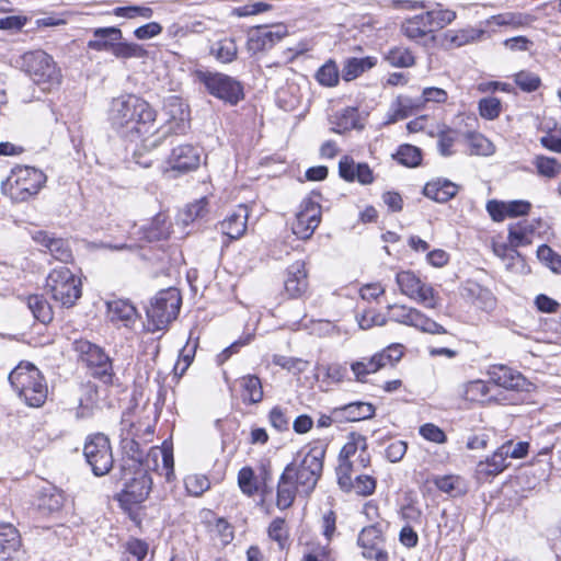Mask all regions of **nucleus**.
<instances>
[{"mask_svg": "<svg viewBox=\"0 0 561 561\" xmlns=\"http://www.w3.org/2000/svg\"><path fill=\"white\" fill-rule=\"evenodd\" d=\"M376 65V58H347L342 69V78L345 81H352L359 77L365 71L371 69Z\"/></svg>", "mask_w": 561, "mask_h": 561, "instance_id": "c9c22d12", "label": "nucleus"}, {"mask_svg": "<svg viewBox=\"0 0 561 561\" xmlns=\"http://www.w3.org/2000/svg\"><path fill=\"white\" fill-rule=\"evenodd\" d=\"M534 164L541 176L553 179L561 173V164L556 158L538 156Z\"/></svg>", "mask_w": 561, "mask_h": 561, "instance_id": "de8ad7c7", "label": "nucleus"}, {"mask_svg": "<svg viewBox=\"0 0 561 561\" xmlns=\"http://www.w3.org/2000/svg\"><path fill=\"white\" fill-rule=\"evenodd\" d=\"M433 483L439 491L453 497L466 493L463 480L456 474L436 476L433 478Z\"/></svg>", "mask_w": 561, "mask_h": 561, "instance_id": "4c0bfd02", "label": "nucleus"}, {"mask_svg": "<svg viewBox=\"0 0 561 561\" xmlns=\"http://www.w3.org/2000/svg\"><path fill=\"white\" fill-rule=\"evenodd\" d=\"M158 457H161L162 458V465H163V469L165 470V477L168 480L171 479V477L173 476V466H174V460H173V454H172V450L163 445L162 447H152L148 454V458H147V467H149V458H152L153 460H156Z\"/></svg>", "mask_w": 561, "mask_h": 561, "instance_id": "8fccbe9b", "label": "nucleus"}, {"mask_svg": "<svg viewBox=\"0 0 561 561\" xmlns=\"http://www.w3.org/2000/svg\"><path fill=\"white\" fill-rule=\"evenodd\" d=\"M320 84L325 87H334L339 82L340 72L336 64L333 60L327 61L316 75Z\"/></svg>", "mask_w": 561, "mask_h": 561, "instance_id": "3c124183", "label": "nucleus"}, {"mask_svg": "<svg viewBox=\"0 0 561 561\" xmlns=\"http://www.w3.org/2000/svg\"><path fill=\"white\" fill-rule=\"evenodd\" d=\"M124 481L122 501L129 504L144 502L151 490L152 480L145 467L121 470Z\"/></svg>", "mask_w": 561, "mask_h": 561, "instance_id": "f8f14e48", "label": "nucleus"}, {"mask_svg": "<svg viewBox=\"0 0 561 561\" xmlns=\"http://www.w3.org/2000/svg\"><path fill=\"white\" fill-rule=\"evenodd\" d=\"M201 162L199 150L190 145H179L174 147L168 158V164L173 171L190 172L198 168Z\"/></svg>", "mask_w": 561, "mask_h": 561, "instance_id": "a211bd4d", "label": "nucleus"}, {"mask_svg": "<svg viewBox=\"0 0 561 561\" xmlns=\"http://www.w3.org/2000/svg\"><path fill=\"white\" fill-rule=\"evenodd\" d=\"M182 304L180 291L170 287L159 291L151 300L150 307L147 308V317L152 325V331L163 330L179 314Z\"/></svg>", "mask_w": 561, "mask_h": 561, "instance_id": "423d86ee", "label": "nucleus"}, {"mask_svg": "<svg viewBox=\"0 0 561 561\" xmlns=\"http://www.w3.org/2000/svg\"><path fill=\"white\" fill-rule=\"evenodd\" d=\"M470 153L476 156H491L494 153L493 144L481 134H471L469 136Z\"/></svg>", "mask_w": 561, "mask_h": 561, "instance_id": "5fc2aeb1", "label": "nucleus"}, {"mask_svg": "<svg viewBox=\"0 0 561 561\" xmlns=\"http://www.w3.org/2000/svg\"><path fill=\"white\" fill-rule=\"evenodd\" d=\"M490 392L489 386L480 379L471 380L461 386L460 394L465 400L482 402Z\"/></svg>", "mask_w": 561, "mask_h": 561, "instance_id": "37998d69", "label": "nucleus"}, {"mask_svg": "<svg viewBox=\"0 0 561 561\" xmlns=\"http://www.w3.org/2000/svg\"><path fill=\"white\" fill-rule=\"evenodd\" d=\"M196 78L211 95L231 105H236L243 98L241 83L230 76L198 70Z\"/></svg>", "mask_w": 561, "mask_h": 561, "instance_id": "6e6552de", "label": "nucleus"}, {"mask_svg": "<svg viewBox=\"0 0 561 561\" xmlns=\"http://www.w3.org/2000/svg\"><path fill=\"white\" fill-rule=\"evenodd\" d=\"M385 355H377V353L370 357H363L359 360H355L351 364V370L355 376V380L364 382L366 377L370 374L377 373L382 368V359Z\"/></svg>", "mask_w": 561, "mask_h": 561, "instance_id": "72a5a7b5", "label": "nucleus"}, {"mask_svg": "<svg viewBox=\"0 0 561 561\" xmlns=\"http://www.w3.org/2000/svg\"><path fill=\"white\" fill-rule=\"evenodd\" d=\"M396 158L401 164L413 168L420 164L422 156L421 150L417 147L412 145H402L399 147Z\"/></svg>", "mask_w": 561, "mask_h": 561, "instance_id": "864d4df0", "label": "nucleus"}, {"mask_svg": "<svg viewBox=\"0 0 561 561\" xmlns=\"http://www.w3.org/2000/svg\"><path fill=\"white\" fill-rule=\"evenodd\" d=\"M27 307L34 318L42 323H48L53 320V310L47 300L41 295H32L27 298Z\"/></svg>", "mask_w": 561, "mask_h": 561, "instance_id": "79ce46f5", "label": "nucleus"}, {"mask_svg": "<svg viewBox=\"0 0 561 561\" xmlns=\"http://www.w3.org/2000/svg\"><path fill=\"white\" fill-rule=\"evenodd\" d=\"M32 239L39 245L47 249V251L58 261L69 262L72 259V253L67 240L55 238L44 230L32 232Z\"/></svg>", "mask_w": 561, "mask_h": 561, "instance_id": "aec40b11", "label": "nucleus"}, {"mask_svg": "<svg viewBox=\"0 0 561 561\" xmlns=\"http://www.w3.org/2000/svg\"><path fill=\"white\" fill-rule=\"evenodd\" d=\"M75 350L80 359L92 369V374L104 383H111L113 378L112 362L107 354L96 344L87 340L75 342Z\"/></svg>", "mask_w": 561, "mask_h": 561, "instance_id": "1a4fd4ad", "label": "nucleus"}, {"mask_svg": "<svg viewBox=\"0 0 561 561\" xmlns=\"http://www.w3.org/2000/svg\"><path fill=\"white\" fill-rule=\"evenodd\" d=\"M210 54L218 61L229 64L237 58L238 47L233 38L226 37L213 44Z\"/></svg>", "mask_w": 561, "mask_h": 561, "instance_id": "ea45409f", "label": "nucleus"}, {"mask_svg": "<svg viewBox=\"0 0 561 561\" xmlns=\"http://www.w3.org/2000/svg\"><path fill=\"white\" fill-rule=\"evenodd\" d=\"M375 407L371 403L356 401L335 408V415L342 422H357L371 419L375 415Z\"/></svg>", "mask_w": 561, "mask_h": 561, "instance_id": "c85d7f7f", "label": "nucleus"}, {"mask_svg": "<svg viewBox=\"0 0 561 561\" xmlns=\"http://www.w3.org/2000/svg\"><path fill=\"white\" fill-rule=\"evenodd\" d=\"M458 192V186L445 179H437L434 181H431L426 183V185L423 188V193L426 197L438 202V203H446Z\"/></svg>", "mask_w": 561, "mask_h": 561, "instance_id": "7c9ffc66", "label": "nucleus"}, {"mask_svg": "<svg viewBox=\"0 0 561 561\" xmlns=\"http://www.w3.org/2000/svg\"><path fill=\"white\" fill-rule=\"evenodd\" d=\"M501 447L504 451V457L520 459L527 455L529 444L527 442L514 443L513 440H508L502 444Z\"/></svg>", "mask_w": 561, "mask_h": 561, "instance_id": "0e129e2a", "label": "nucleus"}, {"mask_svg": "<svg viewBox=\"0 0 561 561\" xmlns=\"http://www.w3.org/2000/svg\"><path fill=\"white\" fill-rule=\"evenodd\" d=\"M397 284L401 293L409 298L422 304L425 308L435 309L438 305V296L435 290L424 284L410 271H402L397 274Z\"/></svg>", "mask_w": 561, "mask_h": 561, "instance_id": "ddd939ff", "label": "nucleus"}, {"mask_svg": "<svg viewBox=\"0 0 561 561\" xmlns=\"http://www.w3.org/2000/svg\"><path fill=\"white\" fill-rule=\"evenodd\" d=\"M208 214V198L206 196L195 201L186 206L183 214L184 224L193 222L197 219H203Z\"/></svg>", "mask_w": 561, "mask_h": 561, "instance_id": "603ef678", "label": "nucleus"}, {"mask_svg": "<svg viewBox=\"0 0 561 561\" xmlns=\"http://www.w3.org/2000/svg\"><path fill=\"white\" fill-rule=\"evenodd\" d=\"M491 380L497 386L508 390H524L526 378L519 373L505 365H494L489 369Z\"/></svg>", "mask_w": 561, "mask_h": 561, "instance_id": "5701e85b", "label": "nucleus"}, {"mask_svg": "<svg viewBox=\"0 0 561 561\" xmlns=\"http://www.w3.org/2000/svg\"><path fill=\"white\" fill-rule=\"evenodd\" d=\"M427 25H430L433 34L449 25L456 19V12L449 9H443L440 4L433 10L423 12Z\"/></svg>", "mask_w": 561, "mask_h": 561, "instance_id": "e433bc0d", "label": "nucleus"}, {"mask_svg": "<svg viewBox=\"0 0 561 561\" xmlns=\"http://www.w3.org/2000/svg\"><path fill=\"white\" fill-rule=\"evenodd\" d=\"M386 60L393 67L402 68L411 67L415 62L413 54L404 47L391 48L386 55Z\"/></svg>", "mask_w": 561, "mask_h": 561, "instance_id": "09e8293b", "label": "nucleus"}, {"mask_svg": "<svg viewBox=\"0 0 561 561\" xmlns=\"http://www.w3.org/2000/svg\"><path fill=\"white\" fill-rule=\"evenodd\" d=\"M327 446L317 442L300 450L288 463L277 483L276 505L279 510L290 507L296 494L309 496L322 476Z\"/></svg>", "mask_w": 561, "mask_h": 561, "instance_id": "f03ea898", "label": "nucleus"}, {"mask_svg": "<svg viewBox=\"0 0 561 561\" xmlns=\"http://www.w3.org/2000/svg\"><path fill=\"white\" fill-rule=\"evenodd\" d=\"M321 205L318 202L310 197L305 198L299 205V209L293 222V233L301 240L311 238L321 222Z\"/></svg>", "mask_w": 561, "mask_h": 561, "instance_id": "2eb2a0df", "label": "nucleus"}, {"mask_svg": "<svg viewBox=\"0 0 561 561\" xmlns=\"http://www.w3.org/2000/svg\"><path fill=\"white\" fill-rule=\"evenodd\" d=\"M483 35V31L476 28H465L459 31H449L445 34L446 38L456 47H461L479 39Z\"/></svg>", "mask_w": 561, "mask_h": 561, "instance_id": "49530a36", "label": "nucleus"}, {"mask_svg": "<svg viewBox=\"0 0 561 561\" xmlns=\"http://www.w3.org/2000/svg\"><path fill=\"white\" fill-rule=\"evenodd\" d=\"M363 449H367L366 437L359 434H352L350 440L343 446L340 458L341 460H348L357 450L362 451Z\"/></svg>", "mask_w": 561, "mask_h": 561, "instance_id": "4d7b16f0", "label": "nucleus"}, {"mask_svg": "<svg viewBox=\"0 0 561 561\" xmlns=\"http://www.w3.org/2000/svg\"><path fill=\"white\" fill-rule=\"evenodd\" d=\"M187 492L194 496L202 495L209 489V480L203 474H190L184 480Z\"/></svg>", "mask_w": 561, "mask_h": 561, "instance_id": "13d9d810", "label": "nucleus"}, {"mask_svg": "<svg viewBox=\"0 0 561 561\" xmlns=\"http://www.w3.org/2000/svg\"><path fill=\"white\" fill-rule=\"evenodd\" d=\"M400 30L408 39L422 46L433 44L436 38L430 25H427L423 13L405 19L402 22Z\"/></svg>", "mask_w": 561, "mask_h": 561, "instance_id": "f3484780", "label": "nucleus"}, {"mask_svg": "<svg viewBox=\"0 0 561 561\" xmlns=\"http://www.w3.org/2000/svg\"><path fill=\"white\" fill-rule=\"evenodd\" d=\"M537 256L553 272L561 271V256L557 254L550 247L546 244L540 245L537 250Z\"/></svg>", "mask_w": 561, "mask_h": 561, "instance_id": "bf43d9fd", "label": "nucleus"}, {"mask_svg": "<svg viewBox=\"0 0 561 561\" xmlns=\"http://www.w3.org/2000/svg\"><path fill=\"white\" fill-rule=\"evenodd\" d=\"M93 38L88 42V47L95 51H111L118 41L123 39L121 28L116 26L98 27L93 30Z\"/></svg>", "mask_w": 561, "mask_h": 561, "instance_id": "b1692460", "label": "nucleus"}, {"mask_svg": "<svg viewBox=\"0 0 561 561\" xmlns=\"http://www.w3.org/2000/svg\"><path fill=\"white\" fill-rule=\"evenodd\" d=\"M501 102L499 99L490 96L481 99L479 102V112L483 118L494 119L501 113Z\"/></svg>", "mask_w": 561, "mask_h": 561, "instance_id": "680f3d73", "label": "nucleus"}, {"mask_svg": "<svg viewBox=\"0 0 561 561\" xmlns=\"http://www.w3.org/2000/svg\"><path fill=\"white\" fill-rule=\"evenodd\" d=\"M249 208L244 204L238 205L221 222L220 230L232 240L241 238L247 231Z\"/></svg>", "mask_w": 561, "mask_h": 561, "instance_id": "412c9836", "label": "nucleus"}, {"mask_svg": "<svg viewBox=\"0 0 561 561\" xmlns=\"http://www.w3.org/2000/svg\"><path fill=\"white\" fill-rule=\"evenodd\" d=\"M534 226L527 221H519L508 229V241L513 248L530 244L533 241Z\"/></svg>", "mask_w": 561, "mask_h": 561, "instance_id": "58836bf2", "label": "nucleus"}, {"mask_svg": "<svg viewBox=\"0 0 561 561\" xmlns=\"http://www.w3.org/2000/svg\"><path fill=\"white\" fill-rule=\"evenodd\" d=\"M332 125L331 130L336 134H343L354 128H360L359 125V113L356 107H345L335 112L330 117Z\"/></svg>", "mask_w": 561, "mask_h": 561, "instance_id": "c756f323", "label": "nucleus"}, {"mask_svg": "<svg viewBox=\"0 0 561 561\" xmlns=\"http://www.w3.org/2000/svg\"><path fill=\"white\" fill-rule=\"evenodd\" d=\"M531 204L527 201L500 202L496 199L489 201L486 210L494 221H503L506 217H518L529 213Z\"/></svg>", "mask_w": 561, "mask_h": 561, "instance_id": "6ab92c4d", "label": "nucleus"}, {"mask_svg": "<svg viewBox=\"0 0 561 561\" xmlns=\"http://www.w3.org/2000/svg\"><path fill=\"white\" fill-rule=\"evenodd\" d=\"M66 501L64 492L56 486L43 488L37 496V507L44 513H55L62 508Z\"/></svg>", "mask_w": 561, "mask_h": 561, "instance_id": "2f4dec72", "label": "nucleus"}, {"mask_svg": "<svg viewBox=\"0 0 561 561\" xmlns=\"http://www.w3.org/2000/svg\"><path fill=\"white\" fill-rule=\"evenodd\" d=\"M22 67L31 79L43 90L59 84L60 71L53 57L46 51L37 49L27 51L22 56Z\"/></svg>", "mask_w": 561, "mask_h": 561, "instance_id": "39448f33", "label": "nucleus"}, {"mask_svg": "<svg viewBox=\"0 0 561 561\" xmlns=\"http://www.w3.org/2000/svg\"><path fill=\"white\" fill-rule=\"evenodd\" d=\"M83 455L95 476H104L113 467L111 444L104 434L89 436L83 447Z\"/></svg>", "mask_w": 561, "mask_h": 561, "instance_id": "9d476101", "label": "nucleus"}, {"mask_svg": "<svg viewBox=\"0 0 561 561\" xmlns=\"http://www.w3.org/2000/svg\"><path fill=\"white\" fill-rule=\"evenodd\" d=\"M288 35L285 25L278 24L271 30H263L253 34L248 39V49L253 53L271 49L276 43Z\"/></svg>", "mask_w": 561, "mask_h": 561, "instance_id": "4be33fe9", "label": "nucleus"}, {"mask_svg": "<svg viewBox=\"0 0 561 561\" xmlns=\"http://www.w3.org/2000/svg\"><path fill=\"white\" fill-rule=\"evenodd\" d=\"M357 543L362 548V554L365 559L388 561L382 533L377 527L364 528L358 535Z\"/></svg>", "mask_w": 561, "mask_h": 561, "instance_id": "dca6fc26", "label": "nucleus"}, {"mask_svg": "<svg viewBox=\"0 0 561 561\" xmlns=\"http://www.w3.org/2000/svg\"><path fill=\"white\" fill-rule=\"evenodd\" d=\"M238 484L242 493L252 496L257 491V482L254 471L250 467H243L238 473Z\"/></svg>", "mask_w": 561, "mask_h": 561, "instance_id": "6e6d98bb", "label": "nucleus"}, {"mask_svg": "<svg viewBox=\"0 0 561 561\" xmlns=\"http://www.w3.org/2000/svg\"><path fill=\"white\" fill-rule=\"evenodd\" d=\"M242 399L249 403H259L263 399V388L259 377L248 375L240 379Z\"/></svg>", "mask_w": 561, "mask_h": 561, "instance_id": "a19ab883", "label": "nucleus"}, {"mask_svg": "<svg viewBox=\"0 0 561 561\" xmlns=\"http://www.w3.org/2000/svg\"><path fill=\"white\" fill-rule=\"evenodd\" d=\"M113 14L117 18H124L127 20L144 19L149 20L153 15V10L145 5H127L116 7L113 10Z\"/></svg>", "mask_w": 561, "mask_h": 561, "instance_id": "a18cd8bd", "label": "nucleus"}, {"mask_svg": "<svg viewBox=\"0 0 561 561\" xmlns=\"http://www.w3.org/2000/svg\"><path fill=\"white\" fill-rule=\"evenodd\" d=\"M340 175L353 182L357 180L362 184H370L374 181L373 172L366 163H355L354 160L347 156L343 157L339 163Z\"/></svg>", "mask_w": 561, "mask_h": 561, "instance_id": "393cba45", "label": "nucleus"}, {"mask_svg": "<svg viewBox=\"0 0 561 561\" xmlns=\"http://www.w3.org/2000/svg\"><path fill=\"white\" fill-rule=\"evenodd\" d=\"M423 107H424V105L421 102V96L410 98V96L400 95L397 98L396 102L392 105V111H393L392 119L393 121L404 119L408 116L416 114Z\"/></svg>", "mask_w": 561, "mask_h": 561, "instance_id": "f704fd0d", "label": "nucleus"}, {"mask_svg": "<svg viewBox=\"0 0 561 561\" xmlns=\"http://www.w3.org/2000/svg\"><path fill=\"white\" fill-rule=\"evenodd\" d=\"M21 547L18 529L11 524L0 525V561H10Z\"/></svg>", "mask_w": 561, "mask_h": 561, "instance_id": "a878e982", "label": "nucleus"}, {"mask_svg": "<svg viewBox=\"0 0 561 561\" xmlns=\"http://www.w3.org/2000/svg\"><path fill=\"white\" fill-rule=\"evenodd\" d=\"M507 459V457H504V451L500 446L491 457L478 462L477 473L482 477L497 476L508 467Z\"/></svg>", "mask_w": 561, "mask_h": 561, "instance_id": "473e14b6", "label": "nucleus"}, {"mask_svg": "<svg viewBox=\"0 0 561 561\" xmlns=\"http://www.w3.org/2000/svg\"><path fill=\"white\" fill-rule=\"evenodd\" d=\"M80 279L66 266L54 268L47 276L46 289L62 307H72L81 296Z\"/></svg>", "mask_w": 561, "mask_h": 561, "instance_id": "0eeeda50", "label": "nucleus"}, {"mask_svg": "<svg viewBox=\"0 0 561 561\" xmlns=\"http://www.w3.org/2000/svg\"><path fill=\"white\" fill-rule=\"evenodd\" d=\"M420 96L424 106L427 103H445L448 99V94L444 89L435 87L425 88Z\"/></svg>", "mask_w": 561, "mask_h": 561, "instance_id": "338daca9", "label": "nucleus"}, {"mask_svg": "<svg viewBox=\"0 0 561 561\" xmlns=\"http://www.w3.org/2000/svg\"><path fill=\"white\" fill-rule=\"evenodd\" d=\"M388 318L389 320L401 323L404 325L413 327L422 332L430 334H445L446 329L430 319L420 310L404 305H389L388 306Z\"/></svg>", "mask_w": 561, "mask_h": 561, "instance_id": "9b49d317", "label": "nucleus"}, {"mask_svg": "<svg viewBox=\"0 0 561 561\" xmlns=\"http://www.w3.org/2000/svg\"><path fill=\"white\" fill-rule=\"evenodd\" d=\"M9 381L27 405L38 408L45 403L48 388L44 376L33 364H19L10 373Z\"/></svg>", "mask_w": 561, "mask_h": 561, "instance_id": "7ed1b4c3", "label": "nucleus"}, {"mask_svg": "<svg viewBox=\"0 0 561 561\" xmlns=\"http://www.w3.org/2000/svg\"><path fill=\"white\" fill-rule=\"evenodd\" d=\"M420 435L426 440L443 444L447 437L444 431L433 423H426L420 427Z\"/></svg>", "mask_w": 561, "mask_h": 561, "instance_id": "69168bd1", "label": "nucleus"}, {"mask_svg": "<svg viewBox=\"0 0 561 561\" xmlns=\"http://www.w3.org/2000/svg\"><path fill=\"white\" fill-rule=\"evenodd\" d=\"M308 287L307 272L302 262H295L288 267L285 289L290 297H300Z\"/></svg>", "mask_w": 561, "mask_h": 561, "instance_id": "bb28decb", "label": "nucleus"}, {"mask_svg": "<svg viewBox=\"0 0 561 561\" xmlns=\"http://www.w3.org/2000/svg\"><path fill=\"white\" fill-rule=\"evenodd\" d=\"M515 83L523 91L533 92L539 88L541 80L536 73L523 70L515 75Z\"/></svg>", "mask_w": 561, "mask_h": 561, "instance_id": "052dcab7", "label": "nucleus"}, {"mask_svg": "<svg viewBox=\"0 0 561 561\" xmlns=\"http://www.w3.org/2000/svg\"><path fill=\"white\" fill-rule=\"evenodd\" d=\"M110 121L123 137L130 141L140 139V147L135 151L136 162L144 168L151 167V160H141L144 152L157 148L165 134L154 128L156 112L150 104L135 94L121 95L112 101Z\"/></svg>", "mask_w": 561, "mask_h": 561, "instance_id": "f257e3e1", "label": "nucleus"}, {"mask_svg": "<svg viewBox=\"0 0 561 561\" xmlns=\"http://www.w3.org/2000/svg\"><path fill=\"white\" fill-rule=\"evenodd\" d=\"M117 59L146 58L147 49L137 43H128L118 41L112 54Z\"/></svg>", "mask_w": 561, "mask_h": 561, "instance_id": "c03bdc74", "label": "nucleus"}, {"mask_svg": "<svg viewBox=\"0 0 561 561\" xmlns=\"http://www.w3.org/2000/svg\"><path fill=\"white\" fill-rule=\"evenodd\" d=\"M107 318L114 324H123L129 327L136 321V308L126 300H113L107 304Z\"/></svg>", "mask_w": 561, "mask_h": 561, "instance_id": "cd10ccee", "label": "nucleus"}, {"mask_svg": "<svg viewBox=\"0 0 561 561\" xmlns=\"http://www.w3.org/2000/svg\"><path fill=\"white\" fill-rule=\"evenodd\" d=\"M121 445L124 454L121 470L145 467L144 451L137 442L138 431L134 422L124 414L121 422Z\"/></svg>", "mask_w": 561, "mask_h": 561, "instance_id": "4468645a", "label": "nucleus"}, {"mask_svg": "<svg viewBox=\"0 0 561 561\" xmlns=\"http://www.w3.org/2000/svg\"><path fill=\"white\" fill-rule=\"evenodd\" d=\"M457 139V133L447 128L438 133L437 147L442 156L448 157L453 154V146Z\"/></svg>", "mask_w": 561, "mask_h": 561, "instance_id": "e2e57ef3", "label": "nucleus"}, {"mask_svg": "<svg viewBox=\"0 0 561 561\" xmlns=\"http://www.w3.org/2000/svg\"><path fill=\"white\" fill-rule=\"evenodd\" d=\"M268 536L271 539L278 542L283 548L287 540V530L285 528V520L283 518H275L268 526Z\"/></svg>", "mask_w": 561, "mask_h": 561, "instance_id": "774afa93", "label": "nucleus"}, {"mask_svg": "<svg viewBox=\"0 0 561 561\" xmlns=\"http://www.w3.org/2000/svg\"><path fill=\"white\" fill-rule=\"evenodd\" d=\"M46 182L43 171L27 165H20L11 171L7 180V190L15 202H25L36 195Z\"/></svg>", "mask_w": 561, "mask_h": 561, "instance_id": "20e7f679", "label": "nucleus"}]
</instances>
